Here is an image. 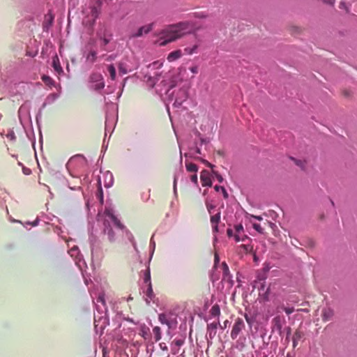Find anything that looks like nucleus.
<instances>
[{"label":"nucleus","instance_id":"1","mask_svg":"<svg viewBox=\"0 0 357 357\" xmlns=\"http://www.w3.org/2000/svg\"><path fill=\"white\" fill-rule=\"evenodd\" d=\"M98 223L97 224V226H96L95 222L89 220V241L90 244L91 258L92 260L97 261L100 260L103 257V251L100 236L102 234L106 235L108 241L111 243L116 241L115 233L109 220H104L100 231L98 228Z\"/></svg>","mask_w":357,"mask_h":357},{"label":"nucleus","instance_id":"2","mask_svg":"<svg viewBox=\"0 0 357 357\" xmlns=\"http://www.w3.org/2000/svg\"><path fill=\"white\" fill-rule=\"evenodd\" d=\"M95 305L96 313L94 314V328L96 333L100 332V334H102L103 330L109 323L104 292L98 293Z\"/></svg>","mask_w":357,"mask_h":357},{"label":"nucleus","instance_id":"3","mask_svg":"<svg viewBox=\"0 0 357 357\" xmlns=\"http://www.w3.org/2000/svg\"><path fill=\"white\" fill-rule=\"evenodd\" d=\"M185 29L186 25L183 22L169 25L160 31L159 37L160 45L165 46L169 43L182 37L185 33Z\"/></svg>","mask_w":357,"mask_h":357},{"label":"nucleus","instance_id":"4","mask_svg":"<svg viewBox=\"0 0 357 357\" xmlns=\"http://www.w3.org/2000/svg\"><path fill=\"white\" fill-rule=\"evenodd\" d=\"M166 95L167 101V109L169 115V104L172 103L174 108H179L188 97V91L185 88L176 89L173 85L167 90Z\"/></svg>","mask_w":357,"mask_h":357},{"label":"nucleus","instance_id":"5","mask_svg":"<svg viewBox=\"0 0 357 357\" xmlns=\"http://www.w3.org/2000/svg\"><path fill=\"white\" fill-rule=\"evenodd\" d=\"M107 110L105 112V135L107 132H112L117 121V106L112 102H107L105 97Z\"/></svg>","mask_w":357,"mask_h":357},{"label":"nucleus","instance_id":"6","mask_svg":"<svg viewBox=\"0 0 357 357\" xmlns=\"http://www.w3.org/2000/svg\"><path fill=\"white\" fill-rule=\"evenodd\" d=\"M104 213L107 218L106 219L109 220L111 225L112 224L116 228L124 231L126 238L129 240L130 242H132L135 240L132 233L128 229L126 228V227L114 215L113 208H112L110 206H106Z\"/></svg>","mask_w":357,"mask_h":357},{"label":"nucleus","instance_id":"7","mask_svg":"<svg viewBox=\"0 0 357 357\" xmlns=\"http://www.w3.org/2000/svg\"><path fill=\"white\" fill-rule=\"evenodd\" d=\"M143 277H144V282L146 285V291L144 290L147 298L146 301L147 303H149L148 298L150 300H153L155 297L154 293L152 289V284L151 281V271L149 266L146 268L144 271H143Z\"/></svg>","mask_w":357,"mask_h":357},{"label":"nucleus","instance_id":"8","mask_svg":"<svg viewBox=\"0 0 357 357\" xmlns=\"http://www.w3.org/2000/svg\"><path fill=\"white\" fill-rule=\"evenodd\" d=\"M30 105L27 102L22 104L18 110V118L21 125L25 128V123H31Z\"/></svg>","mask_w":357,"mask_h":357},{"label":"nucleus","instance_id":"9","mask_svg":"<svg viewBox=\"0 0 357 357\" xmlns=\"http://www.w3.org/2000/svg\"><path fill=\"white\" fill-rule=\"evenodd\" d=\"M91 88L93 90L101 93L105 87V82L101 74L93 73L90 76Z\"/></svg>","mask_w":357,"mask_h":357},{"label":"nucleus","instance_id":"10","mask_svg":"<svg viewBox=\"0 0 357 357\" xmlns=\"http://www.w3.org/2000/svg\"><path fill=\"white\" fill-rule=\"evenodd\" d=\"M185 337L178 335L175 337L171 342V352L173 355L172 357H183L182 355H178L180 352L181 347L183 345L185 342Z\"/></svg>","mask_w":357,"mask_h":357},{"label":"nucleus","instance_id":"11","mask_svg":"<svg viewBox=\"0 0 357 357\" xmlns=\"http://www.w3.org/2000/svg\"><path fill=\"white\" fill-rule=\"evenodd\" d=\"M285 318L281 315H276L271 321V332L277 331L280 336L284 333L283 326L285 324Z\"/></svg>","mask_w":357,"mask_h":357},{"label":"nucleus","instance_id":"12","mask_svg":"<svg viewBox=\"0 0 357 357\" xmlns=\"http://www.w3.org/2000/svg\"><path fill=\"white\" fill-rule=\"evenodd\" d=\"M87 161L85 157L83 155L77 154L70 158L68 160L66 167L70 170V167H85L86 165Z\"/></svg>","mask_w":357,"mask_h":357},{"label":"nucleus","instance_id":"13","mask_svg":"<svg viewBox=\"0 0 357 357\" xmlns=\"http://www.w3.org/2000/svg\"><path fill=\"white\" fill-rule=\"evenodd\" d=\"M245 328V324L243 320L241 318H237L235 320V322L233 325L231 331V337L232 340H236L240 333Z\"/></svg>","mask_w":357,"mask_h":357},{"label":"nucleus","instance_id":"14","mask_svg":"<svg viewBox=\"0 0 357 357\" xmlns=\"http://www.w3.org/2000/svg\"><path fill=\"white\" fill-rule=\"evenodd\" d=\"M218 325H220L219 321L213 322V323L208 324L207 325V332H206V337L208 345L212 344V340L216 335L217 328H218Z\"/></svg>","mask_w":357,"mask_h":357},{"label":"nucleus","instance_id":"15","mask_svg":"<svg viewBox=\"0 0 357 357\" xmlns=\"http://www.w3.org/2000/svg\"><path fill=\"white\" fill-rule=\"evenodd\" d=\"M154 23H150L149 24L140 26L137 31L135 33H132L130 35V38H139L142 37L144 34H148L151 32L153 28Z\"/></svg>","mask_w":357,"mask_h":357},{"label":"nucleus","instance_id":"16","mask_svg":"<svg viewBox=\"0 0 357 357\" xmlns=\"http://www.w3.org/2000/svg\"><path fill=\"white\" fill-rule=\"evenodd\" d=\"M259 289V297L260 302H267L270 301V287L266 288V284L261 283L260 286L258 287Z\"/></svg>","mask_w":357,"mask_h":357},{"label":"nucleus","instance_id":"17","mask_svg":"<svg viewBox=\"0 0 357 357\" xmlns=\"http://www.w3.org/2000/svg\"><path fill=\"white\" fill-rule=\"evenodd\" d=\"M221 266L222 269V280L228 282L229 285L232 286L234 284V281L232 280V275L230 274L229 268L227 264L224 261L222 263Z\"/></svg>","mask_w":357,"mask_h":357},{"label":"nucleus","instance_id":"18","mask_svg":"<svg viewBox=\"0 0 357 357\" xmlns=\"http://www.w3.org/2000/svg\"><path fill=\"white\" fill-rule=\"evenodd\" d=\"M200 179L203 186H212L211 174L208 170L204 169L202 171Z\"/></svg>","mask_w":357,"mask_h":357},{"label":"nucleus","instance_id":"19","mask_svg":"<svg viewBox=\"0 0 357 357\" xmlns=\"http://www.w3.org/2000/svg\"><path fill=\"white\" fill-rule=\"evenodd\" d=\"M52 66L54 68V71L59 75H61L63 74V70L60 64L59 59L57 55H55L52 58Z\"/></svg>","mask_w":357,"mask_h":357},{"label":"nucleus","instance_id":"20","mask_svg":"<svg viewBox=\"0 0 357 357\" xmlns=\"http://www.w3.org/2000/svg\"><path fill=\"white\" fill-rule=\"evenodd\" d=\"M54 22V16L52 14H48L45 16V20L43 22V29L44 31H48L50 28L52 26Z\"/></svg>","mask_w":357,"mask_h":357},{"label":"nucleus","instance_id":"21","mask_svg":"<svg viewBox=\"0 0 357 357\" xmlns=\"http://www.w3.org/2000/svg\"><path fill=\"white\" fill-rule=\"evenodd\" d=\"M104 185L106 188H109L113 185L114 177L109 171H107L103 174Z\"/></svg>","mask_w":357,"mask_h":357},{"label":"nucleus","instance_id":"22","mask_svg":"<svg viewBox=\"0 0 357 357\" xmlns=\"http://www.w3.org/2000/svg\"><path fill=\"white\" fill-rule=\"evenodd\" d=\"M96 198L99 200L101 205L104 202L103 190L101 186V178L100 176L98 177V190L96 192Z\"/></svg>","mask_w":357,"mask_h":357},{"label":"nucleus","instance_id":"23","mask_svg":"<svg viewBox=\"0 0 357 357\" xmlns=\"http://www.w3.org/2000/svg\"><path fill=\"white\" fill-rule=\"evenodd\" d=\"M304 336V333L300 330H296L295 333H294L293 337H292V342H293V347L296 348L298 342Z\"/></svg>","mask_w":357,"mask_h":357},{"label":"nucleus","instance_id":"24","mask_svg":"<svg viewBox=\"0 0 357 357\" xmlns=\"http://www.w3.org/2000/svg\"><path fill=\"white\" fill-rule=\"evenodd\" d=\"M160 75L155 73L154 76H145L147 77L146 83L151 87H153L159 80Z\"/></svg>","mask_w":357,"mask_h":357},{"label":"nucleus","instance_id":"25","mask_svg":"<svg viewBox=\"0 0 357 357\" xmlns=\"http://www.w3.org/2000/svg\"><path fill=\"white\" fill-rule=\"evenodd\" d=\"M181 55L182 54L181 50H174L168 54L167 59L168 60V61L172 62L179 59L181 56Z\"/></svg>","mask_w":357,"mask_h":357},{"label":"nucleus","instance_id":"26","mask_svg":"<svg viewBox=\"0 0 357 357\" xmlns=\"http://www.w3.org/2000/svg\"><path fill=\"white\" fill-rule=\"evenodd\" d=\"M167 325L168 326L169 328H173L176 326V325H177L176 317L174 314L169 313L168 321H167Z\"/></svg>","mask_w":357,"mask_h":357},{"label":"nucleus","instance_id":"27","mask_svg":"<svg viewBox=\"0 0 357 357\" xmlns=\"http://www.w3.org/2000/svg\"><path fill=\"white\" fill-rule=\"evenodd\" d=\"M154 349L160 350L161 353H162V355L165 356H169V349L168 347L165 342H161L158 344V347L155 348Z\"/></svg>","mask_w":357,"mask_h":357},{"label":"nucleus","instance_id":"28","mask_svg":"<svg viewBox=\"0 0 357 357\" xmlns=\"http://www.w3.org/2000/svg\"><path fill=\"white\" fill-rule=\"evenodd\" d=\"M266 278H267V274H265L263 272L257 273V280L255 281V284L254 285V287H255L257 284H258V283L259 284V285L261 284V283H264V284H266Z\"/></svg>","mask_w":357,"mask_h":357},{"label":"nucleus","instance_id":"29","mask_svg":"<svg viewBox=\"0 0 357 357\" xmlns=\"http://www.w3.org/2000/svg\"><path fill=\"white\" fill-rule=\"evenodd\" d=\"M59 96H60V92H59V93H52L49 94L46 97L45 100L46 101V103H48L49 105H51L56 99H58Z\"/></svg>","mask_w":357,"mask_h":357},{"label":"nucleus","instance_id":"30","mask_svg":"<svg viewBox=\"0 0 357 357\" xmlns=\"http://www.w3.org/2000/svg\"><path fill=\"white\" fill-rule=\"evenodd\" d=\"M86 61L93 63L97 59V52L95 50H90L86 56Z\"/></svg>","mask_w":357,"mask_h":357},{"label":"nucleus","instance_id":"31","mask_svg":"<svg viewBox=\"0 0 357 357\" xmlns=\"http://www.w3.org/2000/svg\"><path fill=\"white\" fill-rule=\"evenodd\" d=\"M210 313L213 317H219L220 314V306L218 304L213 305L210 310Z\"/></svg>","mask_w":357,"mask_h":357},{"label":"nucleus","instance_id":"32","mask_svg":"<svg viewBox=\"0 0 357 357\" xmlns=\"http://www.w3.org/2000/svg\"><path fill=\"white\" fill-rule=\"evenodd\" d=\"M42 80L45 84V85L48 86L49 87L55 86L54 80L48 75H43L42 77Z\"/></svg>","mask_w":357,"mask_h":357},{"label":"nucleus","instance_id":"33","mask_svg":"<svg viewBox=\"0 0 357 357\" xmlns=\"http://www.w3.org/2000/svg\"><path fill=\"white\" fill-rule=\"evenodd\" d=\"M333 315V311L331 308H326L323 310V319L324 321L329 320Z\"/></svg>","mask_w":357,"mask_h":357},{"label":"nucleus","instance_id":"34","mask_svg":"<svg viewBox=\"0 0 357 357\" xmlns=\"http://www.w3.org/2000/svg\"><path fill=\"white\" fill-rule=\"evenodd\" d=\"M99 13H100V8L98 7L92 6L91 8V16L93 18V22H95L98 19V17L99 16Z\"/></svg>","mask_w":357,"mask_h":357},{"label":"nucleus","instance_id":"35","mask_svg":"<svg viewBox=\"0 0 357 357\" xmlns=\"http://www.w3.org/2000/svg\"><path fill=\"white\" fill-rule=\"evenodd\" d=\"M185 167L188 172L196 173L198 170V167L196 164L192 162H185Z\"/></svg>","mask_w":357,"mask_h":357},{"label":"nucleus","instance_id":"36","mask_svg":"<svg viewBox=\"0 0 357 357\" xmlns=\"http://www.w3.org/2000/svg\"><path fill=\"white\" fill-rule=\"evenodd\" d=\"M107 71L109 73V77L112 80H114L116 78V68L113 64H110L107 66Z\"/></svg>","mask_w":357,"mask_h":357},{"label":"nucleus","instance_id":"37","mask_svg":"<svg viewBox=\"0 0 357 357\" xmlns=\"http://www.w3.org/2000/svg\"><path fill=\"white\" fill-rule=\"evenodd\" d=\"M119 73L125 75L127 74L129 71H130V69H128L126 66V64L123 62H120L119 64Z\"/></svg>","mask_w":357,"mask_h":357},{"label":"nucleus","instance_id":"38","mask_svg":"<svg viewBox=\"0 0 357 357\" xmlns=\"http://www.w3.org/2000/svg\"><path fill=\"white\" fill-rule=\"evenodd\" d=\"M220 220V212L211 216V222L212 225H218Z\"/></svg>","mask_w":357,"mask_h":357},{"label":"nucleus","instance_id":"39","mask_svg":"<svg viewBox=\"0 0 357 357\" xmlns=\"http://www.w3.org/2000/svg\"><path fill=\"white\" fill-rule=\"evenodd\" d=\"M168 317H169V314L161 313L158 316V319L161 324L167 325V321H168Z\"/></svg>","mask_w":357,"mask_h":357},{"label":"nucleus","instance_id":"40","mask_svg":"<svg viewBox=\"0 0 357 357\" xmlns=\"http://www.w3.org/2000/svg\"><path fill=\"white\" fill-rule=\"evenodd\" d=\"M153 332L154 334V337L155 339V341H158L161 338V333H160V328L158 326H155L153 328Z\"/></svg>","mask_w":357,"mask_h":357},{"label":"nucleus","instance_id":"41","mask_svg":"<svg viewBox=\"0 0 357 357\" xmlns=\"http://www.w3.org/2000/svg\"><path fill=\"white\" fill-rule=\"evenodd\" d=\"M284 333H286V337H285V342L287 343H289V340H290V336H291V328L290 326H286L284 328Z\"/></svg>","mask_w":357,"mask_h":357},{"label":"nucleus","instance_id":"42","mask_svg":"<svg viewBox=\"0 0 357 357\" xmlns=\"http://www.w3.org/2000/svg\"><path fill=\"white\" fill-rule=\"evenodd\" d=\"M206 206L210 214H212L213 213V211L216 207L215 205L213 204L211 202H209L208 199L206 200Z\"/></svg>","mask_w":357,"mask_h":357},{"label":"nucleus","instance_id":"43","mask_svg":"<svg viewBox=\"0 0 357 357\" xmlns=\"http://www.w3.org/2000/svg\"><path fill=\"white\" fill-rule=\"evenodd\" d=\"M47 105H49V104L46 103V101L45 100L44 102L43 103L42 106L39 109L38 112V114L36 115V122H37L38 124V122H39V119L41 117V115H42V111H43V109L45 108V107Z\"/></svg>","mask_w":357,"mask_h":357},{"label":"nucleus","instance_id":"44","mask_svg":"<svg viewBox=\"0 0 357 357\" xmlns=\"http://www.w3.org/2000/svg\"><path fill=\"white\" fill-rule=\"evenodd\" d=\"M40 218L38 216L36 220L33 222H30V221H27L24 224V226L25 227H26L27 225H31L32 227H36L37 225H38L39 222H40Z\"/></svg>","mask_w":357,"mask_h":357},{"label":"nucleus","instance_id":"45","mask_svg":"<svg viewBox=\"0 0 357 357\" xmlns=\"http://www.w3.org/2000/svg\"><path fill=\"white\" fill-rule=\"evenodd\" d=\"M153 236H152V238L151 239V241H150V258H149V261L152 258V256L153 255V252H154V250H155V243L153 241Z\"/></svg>","mask_w":357,"mask_h":357},{"label":"nucleus","instance_id":"46","mask_svg":"<svg viewBox=\"0 0 357 357\" xmlns=\"http://www.w3.org/2000/svg\"><path fill=\"white\" fill-rule=\"evenodd\" d=\"M290 159L292 160L293 161H294L295 164L300 167L302 169H304V167H305V162L301 160H297L293 157H290Z\"/></svg>","mask_w":357,"mask_h":357},{"label":"nucleus","instance_id":"47","mask_svg":"<svg viewBox=\"0 0 357 357\" xmlns=\"http://www.w3.org/2000/svg\"><path fill=\"white\" fill-rule=\"evenodd\" d=\"M212 175L215 177L217 178V180L220 182V183H222L223 181V177L222 176L221 174H220L218 173V172L213 169L212 170Z\"/></svg>","mask_w":357,"mask_h":357},{"label":"nucleus","instance_id":"48","mask_svg":"<svg viewBox=\"0 0 357 357\" xmlns=\"http://www.w3.org/2000/svg\"><path fill=\"white\" fill-rule=\"evenodd\" d=\"M245 319L247 323L251 326L252 323L255 321V317L252 316H249L248 314L245 313Z\"/></svg>","mask_w":357,"mask_h":357},{"label":"nucleus","instance_id":"49","mask_svg":"<svg viewBox=\"0 0 357 357\" xmlns=\"http://www.w3.org/2000/svg\"><path fill=\"white\" fill-rule=\"evenodd\" d=\"M7 139H10V141H15L16 137L15 135L13 130H9L8 133L6 134Z\"/></svg>","mask_w":357,"mask_h":357},{"label":"nucleus","instance_id":"50","mask_svg":"<svg viewBox=\"0 0 357 357\" xmlns=\"http://www.w3.org/2000/svg\"><path fill=\"white\" fill-rule=\"evenodd\" d=\"M252 227H253V228H254L257 231H258V232H259V233H260V234H263V232H264V229L261 227V226L259 224H258V223H254V224L252 225Z\"/></svg>","mask_w":357,"mask_h":357},{"label":"nucleus","instance_id":"51","mask_svg":"<svg viewBox=\"0 0 357 357\" xmlns=\"http://www.w3.org/2000/svg\"><path fill=\"white\" fill-rule=\"evenodd\" d=\"M340 9H344L347 13H349V9L347 6V3L344 1H341L339 6Z\"/></svg>","mask_w":357,"mask_h":357},{"label":"nucleus","instance_id":"52","mask_svg":"<svg viewBox=\"0 0 357 357\" xmlns=\"http://www.w3.org/2000/svg\"><path fill=\"white\" fill-rule=\"evenodd\" d=\"M282 310L285 312V313L288 315L291 314L294 311V307H282Z\"/></svg>","mask_w":357,"mask_h":357},{"label":"nucleus","instance_id":"53","mask_svg":"<svg viewBox=\"0 0 357 357\" xmlns=\"http://www.w3.org/2000/svg\"><path fill=\"white\" fill-rule=\"evenodd\" d=\"M5 202H6V198L5 197L1 198L0 197V207L2 208H5L7 213H8V207H7V206H5V204H4Z\"/></svg>","mask_w":357,"mask_h":357},{"label":"nucleus","instance_id":"54","mask_svg":"<svg viewBox=\"0 0 357 357\" xmlns=\"http://www.w3.org/2000/svg\"><path fill=\"white\" fill-rule=\"evenodd\" d=\"M195 134L199 137L201 146L208 142L206 138L201 137V134L197 130L195 131Z\"/></svg>","mask_w":357,"mask_h":357},{"label":"nucleus","instance_id":"55","mask_svg":"<svg viewBox=\"0 0 357 357\" xmlns=\"http://www.w3.org/2000/svg\"><path fill=\"white\" fill-rule=\"evenodd\" d=\"M270 269H271V266H270L269 264H265L262 268V272L265 274H268Z\"/></svg>","mask_w":357,"mask_h":357},{"label":"nucleus","instance_id":"56","mask_svg":"<svg viewBox=\"0 0 357 357\" xmlns=\"http://www.w3.org/2000/svg\"><path fill=\"white\" fill-rule=\"evenodd\" d=\"M190 180L192 183H194L195 185H197L198 184V178H197V174L195 173V174L192 175L191 177H190Z\"/></svg>","mask_w":357,"mask_h":357},{"label":"nucleus","instance_id":"57","mask_svg":"<svg viewBox=\"0 0 357 357\" xmlns=\"http://www.w3.org/2000/svg\"><path fill=\"white\" fill-rule=\"evenodd\" d=\"M219 262H220V257H219L218 255L216 253L215 255V257H214V266H213L214 268H215L217 267Z\"/></svg>","mask_w":357,"mask_h":357},{"label":"nucleus","instance_id":"58","mask_svg":"<svg viewBox=\"0 0 357 357\" xmlns=\"http://www.w3.org/2000/svg\"><path fill=\"white\" fill-rule=\"evenodd\" d=\"M235 230L237 233H240L241 231H243V227L241 224H238L235 225Z\"/></svg>","mask_w":357,"mask_h":357},{"label":"nucleus","instance_id":"59","mask_svg":"<svg viewBox=\"0 0 357 357\" xmlns=\"http://www.w3.org/2000/svg\"><path fill=\"white\" fill-rule=\"evenodd\" d=\"M189 69L193 74H197L198 73V67L197 66H191Z\"/></svg>","mask_w":357,"mask_h":357},{"label":"nucleus","instance_id":"60","mask_svg":"<svg viewBox=\"0 0 357 357\" xmlns=\"http://www.w3.org/2000/svg\"><path fill=\"white\" fill-rule=\"evenodd\" d=\"M203 162L206 165V167L211 168L212 170L213 169V168L215 167V165L210 163L209 162H208L207 160H203Z\"/></svg>","mask_w":357,"mask_h":357},{"label":"nucleus","instance_id":"61","mask_svg":"<svg viewBox=\"0 0 357 357\" xmlns=\"http://www.w3.org/2000/svg\"><path fill=\"white\" fill-rule=\"evenodd\" d=\"M22 172L25 175H29L31 173V169L25 167L22 168Z\"/></svg>","mask_w":357,"mask_h":357},{"label":"nucleus","instance_id":"62","mask_svg":"<svg viewBox=\"0 0 357 357\" xmlns=\"http://www.w3.org/2000/svg\"><path fill=\"white\" fill-rule=\"evenodd\" d=\"M176 182H177V176L174 175V195H176Z\"/></svg>","mask_w":357,"mask_h":357},{"label":"nucleus","instance_id":"63","mask_svg":"<svg viewBox=\"0 0 357 357\" xmlns=\"http://www.w3.org/2000/svg\"><path fill=\"white\" fill-rule=\"evenodd\" d=\"M324 2L326 4H328L330 6H334L335 0H323Z\"/></svg>","mask_w":357,"mask_h":357},{"label":"nucleus","instance_id":"64","mask_svg":"<svg viewBox=\"0 0 357 357\" xmlns=\"http://www.w3.org/2000/svg\"><path fill=\"white\" fill-rule=\"evenodd\" d=\"M101 40H102V45L103 46H106L109 43V40L107 39V38H102Z\"/></svg>","mask_w":357,"mask_h":357}]
</instances>
